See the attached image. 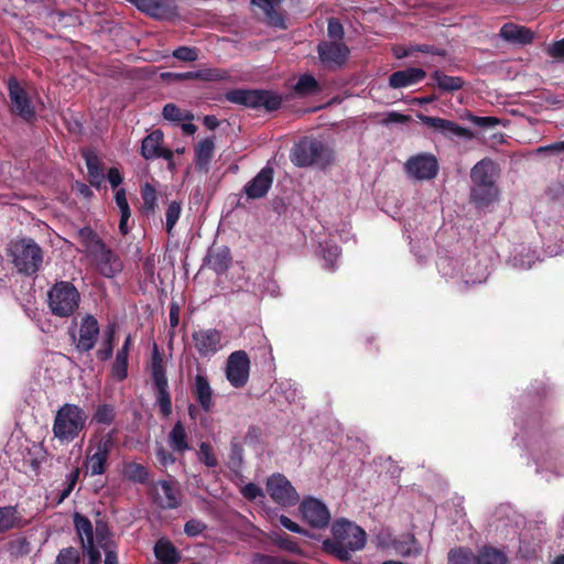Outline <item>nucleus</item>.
Wrapping results in <instances>:
<instances>
[{"label": "nucleus", "instance_id": "nucleus-8", "mask_svg": "<svg viewBox=\"0 0 564 564\" xmlns=\"http://www.w3.org/2000/svg\"><path fill=\"white\" fill-rule=\"evenodd\" d=\"M403 170L410 180L424 182L434 180L437 176L440 165L434 154L422 152L411 155L404 162Z\"/></svg>", "mask_w": 564, "mask_h": 564}, {"label": "nucleus", "instance_id": "nucleus-36", "mask_svg": "<svg viewBox=\"0 0 564 564\" xmlns=\"http://www.w3.org/2000/svg\"><path fill=\"white\" fill-rule=\"evenodd\" d=\"M122 475L124 478L143 484L148 480V468L135 462H127L122 465Z\"/></svg>", "mask_w": 564, "mask_h": 564}, {"label": "nucleus", "instance_id": "nucleus-21", "mask_svg": "<svg viewBox=\"0 0 564 564\" xmlns=\"http://www.w3.org/2000/svg\"><path fill=\"white\" fill-rule=\"evenodd\" d=\"M140 11L150 17L162 19L169 15L173 9V0H130Z\"/></svg>", "mask_w": 564, "mask_h": 564}, {"label": "nucleus", "instance_id": "nucleus-2", "mask_svg": "<svg viewBox=\"0 0 564 564\" xmlns=\"http://www.w3.org/2000/svg\"><path fill=\"white\" fill-rule=\"evenodd\" d=\"M87 419V413L79 405L65 403L55 414L53 434L58 441L69 443L85 429Z\"/></svg>", "mask_w": 564, "mask_h": 564}, {"label": "nucleus", "instance_id": "nucleus-38", "mask_svg": "<svg viewBox=\"0 0 564 564\" xmlns=\"http://www.w3.org/2000/svg\"><path fill=\"white\" fill-rule=\"evenodd\" d=\"M252 4L262 10L265 19L274 25H278L282 20L276 12L280 0H251Z\"/></svg>", "mask_w": 564, "mask_h": 564}, {"label": "nucleus", "instance_id": "nucleus-6", "mask_svg": "<svg viewBox=\"0 0 564 564\" xmlns=\"http://www.w3.org/2000/svg\"><path fill=\"white\" fill-rule=\"evenodd\" d=\"M79 293L69 282L62 281L54 284L48 292V306L56 316H70L79 304Z\"/></svg>", "mask_w": 564, "mask_h": 564}, {"label": "nucleus", "instance_id": "nucleus-57", "mask_svg": "<svg viewBox=\"0 0 564 564\" xmlns=\"http://www.w3.org/2000/svg\"><path fill=\"white\" fill-rule=\"evenodd\" d=\"M155 453L161 465L166 467L174 464V456L167 449H165L163 445H159Z\"/></svg>", "mask_w": 564, "mask_h": 564}, {"label": "nucleus", "instance_id": "nucleus-18", "mask_svg": "<svg viewBox=\"0 0 564 564\" xmlns=\"http://www.w3.org/2000/svg\"><path fill=\"white\" fill-rule=\"evenodd\" d=\"M91 258L99 272L107 278L115 276L122 270V262L119 257L108 249L105 243L101 246L100 250L91 256Z\"/></svg>", "mask_w": 564, "mask_h": 564}, {"label": "nucleus", "instance_id": "nucleus-3", "mask_svg": "<svg viewBox=\"0 0 564 564\" xmlns=\"http://www.w3.org/2000/svg\"><path fill=\"white\" fill-rule=\"evenodd\" d=\"M115 443V430L90 438L86 449L85 467L91 476L102 475L106 471L107 460Z\"/></svg>", "mask_w": 564, "mask_h": 564}, {"label": "nucleus", "instance_id": "nucleus-35", "mask_svg": "<svg viewBox=\"0 0 564 564\" xmlns=\"http://www.w3.org/2000/svg\"><path fill=\"white\" fill-rule=\"evenodd\" d=\"M21 527V518L15 507L0 508V533Z\"/></svg>", "mask_w": 564, "mask_h": 564}, {"label": "nucleus", "instance_id": "nucleus-22", "mask_svg": "<svg viewBox=\"0 0 564 564\" xmlns=\"http://www.w3.org/2000/svg\"><path fill=\"white\" fill-rule=\"evenodd\" d=\"M496 175V164L488 159L479 161L470 171V178L474 185H495Z\"/></svg>", "mask_w": 564, "mask_h": 564}, {"label": "nucleus", "instance_id": "nucleus-46", "mask_svg": "<svg viewBox=\"0 0 564 564\" xmlns=\"http://www.w3.org/2000/svg\"><path fill=\"white\" fill-rule=\"evenodd\" d=\"M79 552L70 546L59 551L55 564H79Z\"/></svg>", "mask_w": 564, "mask_h": 564}, {"label": "nucleus", "instance_id": "nucleus-29", "mask_svg": "<svg viewBox=\"0 0 564 564\" xmlns=\"http://www.w3.org/2000/svg\"><path fill=\"white\" fill-rule=\"evenodd\" d=\"M74 523L80 539L82 546H90V544L94 543V530L89 519L76 513L74 516Z\"/></svg>", "mask_w": 564, "mask_h": 564}, {"label": "nucleus", "instance_id": "nucleus-34", "mask_svg": "<svg viewBox=\"0 0 564 564\" xmlns=\"http://www.w3.org/2000/svg\"><path fill=\"white\" fill-rule=\"evenodd\" d=\"M432 78L442 91H456L464 85V80L457 76H448L440 70L433 73Z\"/></svg>", "mask_w": 564, "mask_h": 564}, {"label": "nucleus", "instance_id": "nucleus-26", "mask_svg": "<svg viewBox=\"0 0 564 564\" xmlns=\"http://www.w3.org/2000/svg\"><path fill=\"white\" fill-rule=\"evenodd\" d=\"M155 557L161 564H176L180 555L175 546L166 539H160L154 546Z\"/></svg>", "mask_w": 564, "mask_h": 564}, {"label": "nucleus", "instance_id": "nucleus-9", "mask_svg": "<svg viewBox=\"0 0 564 564\" xmlns=\"http://www.w3.org/2000/svg\"><path fill=\"white\" fill-rule=\"evenodd\" d=\"M267 490L271 499L281 507H292L300 496L291 481L282 474H273L267 479Z\"/></svg>", "mask_w": 564, "mask_h": 564}, {"label": "nucleus", "instance_id": "nucleus-33", "mask_svg": "<svg viewBox=\"0 0 564 564\" xmlns=\"http://www.w3.org/2000/svg\"><path fill=\"white\" fill-rule=\"evenodd\" d=\"M230 256L227 249L210 251L207 256V264L216 273H224L230 264Z\"/></svg>", "mask_w": 564, "mask_h": 564}, {"label": "nucleus", "instance_id": "nucleus-44", "mask_svg": "<svg viewBox=\"0 0 564 564\" xmlns=\"http://www.w3.org/2000/svg\"><path fill=\"white\" fill-rule=\"evenodd\" d=\"M181 212H182V207H181V204L177 202H172L167 206V209L165 213V217H166L165 228H166V232L169 235H172L173 228H174L175 224L177 223V220L180 219Z\"/></svg>", "mask_w": 564, "mask_h": 564}, {"label": "nucleus", "instance_id": "nucleus-25", "mask_svg": "<svg viewBox=\"0 0 564 564\" xmlns=\"http://www.w3.org/2000/svg\"><path fill=\"white\" fill-rule=\"evenodd\" d=\"M500 36L506 41L527 44L533 39V32L524 26L507 23L500 29Z\"/></svg>", "mask_w": 564, "mask_h": 564}, {"label": "nucleus", "instance_id": "nucleus-27", "mask_svg": "<svg viewBox=\"0 0 564 564\" xmlns=\"http://www.w3.org/2000/svg\"><path fill=\"white\" fill-rule=\"evenodd\" d=\"M131 344L132 338L130 335H128L122 348L117 352L116 361L112 366V373L119 380H122L127 377L128 355Z\"/></svg>", "mask_w": 564, "mask_h": 564}, {"label": "nucleus", "instance_id": "nucleus-59", "mask_svg": "<svg viewBox=\"0 0 564 564\" xmlns=\"http://www.w3.org/2000/svg\"><path fill=\"white\" fill-rule=\"evenodd\" d=\"M339 254L340 250L336 245L327 246L323 252V257L330 268L333 267L334 262L338 259Z\"/></svg>", "mask_w": 564, "mask_h": 564}, {"label": "nucleus", "instance_id": "nucleus-62", "mask_svg": "<svg viewBox=\"0 0 564 564\" xmlns=\"http://www.w3.org/2000/svg\"><path fill=\"white\" fill-rule=\"evenodd\" d=\"M547 53L553 57L564 58V39L550 45Z\"/></svg>", "mask_w": 564, "mask_h": 564}, {"label": "nucleus", "instance_id": "nucleus-14", "mask_svg": "<svg viewBox=\"0 0 564 564\" xmlns=\"http://www.w3.org/2000/svg\"><path fill=\"white\" fill-rule=\"evenodd\" d=\"M8 87L12 111L24 120L33 119L35 117V109L25 89L13 78L9 80Z\"/></svg>", "mask_w": 564, "mask_h": 564}, {"label": "nucleus", "instance_id": "nucleus-58", "mask_svg": "<svg viewBox=\"0 0 564 564\" xmlns=\"http://www.w3.org/2000/svg\"><path fill=\"white\" fill-rule=\"evenodd\" d=\"M113 336H115V332L111 329L109 330L108 335H107V345L104 349H99L97 351V356L101 359V360H107L109 359L111 356H112V340H113Z\"/></svg>", "mask_w": 564, "mask_h": 564}, {"label": "nucleus", "instance_id": "nucleus-30", "mask_svg": "<svg viewBox=\"0 0 564 564\" xmlns=\"http://www.w3.org/2000/svg\"><path fill=\"white\" fill-rule=\"evenodd\" d=\"M497 195H498V189H497L496 185H487V186L474 185V187L471 189V199L478 206L489 205L497 198Z\"/></svg>", "mask_w": 564, "mask_h": 564}, {"label": "nucleus", "instance_id": "nucleus-17", "mask_svg": "<svg viewBox=\"0 0 564 564\" xmlns=\"http://www.w3.org/2000/svg\"><path fill=\"white\" fill-rule=\"evenodd\" d=\"M273 183V169L263 167L245 187V194L250 199H259L264 197Z\"/></svg>", "mask_w": 564, "mask_h": 564}, {"label": "nucleus", "instance_id": "nucleus-23", "mask_svg": "<svg viewBox=\"0 0 564 564\" xmlns=\"http://www.w3.org/2000/svg\"><path fill=\"white\" fill-rule=\"evenodd\" d=\"M425 75L422 68L416 67L398 70L390 75L389 85L395 89L408 87L423 80Z\"/></svg>", "mask_w": 564, "mask_h": 564}, {"label": "nucleus", "instance_id": "nucleus-53", "mask_svg": "<svg viewBox=\"0 0 564 564\" xmlns=\"http://www.w3.org/2000/svg\"><path fill=\"white\" fill-rule=\"evenodd\" d=\"M243 460V448L238 442H231L230 446V465L234 468H239Z\"/></svg>", "mask_w": 564, "mask_h": 564}, {"label": "nucleus", "instance_id": "nucleus-48", "mask_svg": "<svg viewBox=\"0 0 564 564\" xmlns=\"http://www.w3.org/2000/svg\"><path fill=\"white\" fill-rule=\"evenodd\" d=\"M173 56L180 61L194 62L198 58L197 50L189 46H180L173 52Z\"/></svg>", "mask_w": 564, "mask_h": 564}, {"label": "nucleus", "instance_id": "nucleus-39", "mask_svg": "<svg viewBox=\"0 0 564 564\" xmlns=\"http://www.w3.org/2000/svg\"><path fill=\"white\" fill-rule=\"evenodd\" d=\"M478 554H474L470 549H452L448 553V564H477Z\"/></svg>", "mask_w": 564, "mask_h": 564}, {"label": "nucleus", "instance_id": "nucleus-43", "mask_svg": "<svg viewBox=\"0 0 564 564\" xmlns=\"http://www.w3.org/2000/svg\"><path fill=\"white\" fill-rule=\"evenodd\" d=\"M116 419V410L111 404H100L97 406L93 420L100 424H111Z\"/></svg>", "mask_w": 564, "mask_h": 564}, {"label": "nucleus", "instance_id": "nucleus-47", "mask_svg": "<svg viewBox=\"0 0 564 564\" xmlns=\"http://www.w3.org/2000/svg\"><path fill=\"white\" fill-rule=\"evenodd\" d=\"M196 79L204 82H217L226 77V73L216 68H203L195 70Z\"/></svg>", "mask_w": 564, "mask_h": 564}, {"label": "nucleus", "instance_id": "nucleus-19", "mask_svg": "<svg viewBox=\"0 0 564 564\" xmlns=\"http://www.w3.org/2000/svg\"><path fill=\"white\" fill-rule=\"evenodd\" d=\"M153 496L158 505L173 509L180 505V490L173 481L160 480L153 486Z\"/></svg>", "mask_w": 564, "mask_h": 564}, {"label": "nucleus", "instance_id": "nucleus-5", "mask_svg": "<svg viewBox=\"0 0 564 564\" xmlns=\"http://www.w3.org/2000/svg\"><path fill=\"white\" fill-rule=\"evenodd\" d=\"M11 254L14 265L25 274L39 271L43 262L42 249L33 239L23 238L13 242Z\"/></svg>", "mask_w": 564, "mask_h": 564}, {"label": "nucleus", "instance_id": "nucleus-13", "mask_svg": "<svg viewBox=\"0 0 564 564\" xmlns=\"http://www.w3.org/2000/svg\"><path fill=\"white\" fill-rule=\"evenodd\" d=\"M301 512L303 518L316 529H322L328 525L330 513L325 503L321 500L307 497L301 503Z\"/></svg>", "mask_w": 564, "mask_h": 564}, {"label": "nucleus", "instance_id": "nucleus-16", "mask_svg": "<svg viewBox=\"0 0 564 564\" xmlns=\"http://www.w3.org/2000/svg\"><path fill=\"white\" fill-rule=\"evenodd\" d=\"M163 138L164 135L161 130H154L148 134L141 144V155L145 160L162 158L166 161H172L173 152L162 147Z\"/></svg>", "mask_w": 564, "mask_h": 564}, {"label": "nucleus", "instance_id": "nucleus-64", "mask_svg": "<svg viewBox=\"0 0 564 564\" xmlns=\"http://www.w3.org/2000/svg\"><path fill=\"white\" fill-rule=\"evenodd\" d=\"M83 549L87 552V555L89 557L88 564H99L100 552L95 547L94 543H91L90 546H83Z\"/></svg>", "mask_w": 564, "mask_h": 564}, {"label": "nucleus", "instance_id": "nucleus-32", "mask_svg": "<svg viewBox=\"0 0 564 564\" xmlns=\"http://www.w3.org/2000/svg\"><path fill=\"white\" fill-rule=\"evenodd\" d=\"M477 564H509V558L506 553L496 547L484 546L478 552Z\"/></svg>", "mask_w": 564, "mask_h": 564}, {"label": "nucleus", "instance_id": "nucleus-15", "mask_svg": "<svg viewBox=\"0 0 564 564\" xmlns=\"http://www.w3.org/2000/svg\"><path fill=\"white\" fill-rule=\"evenodd\" d=\"M417 118L424 124L440 131L446 138L457 137L465 140H471L475 137L471 130L460 127L456 122L447 119H443L440 117H429L422 113H419Z\"/></svg>", "mask_w": 564, "mask_h": 564}, {"label": "nucleus", "instance_id": "nucleus-10", "mask_svg": "<svg viewBox=\"0 0 564 564\" xmlns=\"http://www.w3.org/2000/svg\"><path fill=\"white\" fill-rule=\"evenodd\" d=\"M192 341L202 358L212 357L224 347L223 334L216 328H199L194 330Z\"/></svg>", "mask_w": 564, "mask_h": 564}, {"label": "nucleus", "instance_id": "nucleus-37", "mask_svg": "<svg viewBox=\"0 0 564 564\" xmlns=\"http://www.w3.org/2000/svg\"><path fill=\"white\" fill-rule=\"evenodd\" d=\"M78 237L89 257L100 250L101 246L104 245L100 238L90 228L87 227L82 228L78 231Z\"/></svg>", "mask_w": 564, "mask_h": 564}, {"label": "nucleus", "instance_id": "nucleus-28", "mask_svg": "<svg viewBox=\"0 0 564 564\" xmlns=\"http://www.w3.org/2000/svg\"><path fill=\"white\" fill-rule=\"evenodd\" d=\"M169 443L173 451L177 453H185L189 446L187 443V434L184 425L181 422L174 424L169 434Z\"/></svg>", "mask_w": 564, "mask_h": 564}, {"label": "nucleus", "instance_id": "nucleus-42", "mask_svg": "<svg viewBox=\"0 0 564 564\" xmlns=\"http://www.w3.org/2000/svg\"><path fill=\"white\" fill-rule=\"evenodd\" d=\"M296 94L306 96L319 90L317 80L311 75H303L294 86Z\"/></svg>", "mask_w": 564, "mask_h": 564}, {"label": "nucleus", "instance_id": "nucleus-20", "mask_svg": "<svg viewBox=\"0 0 564 564\" xmlns=\"http://www.w3.org/2000/svg\"><path fill=\"white\" fill-rule=\"evenodd\" d=\"M99 335V325L93 315H86L80 323L76 348L80 351H89L94 348Z\"/></svg>", "mask_w": 564, "mask_h": 564}, {"label": "nucleus", "instance_id": "nucleus-45", "mask_svg": "<svg viewBox=\"0 0 564 564\" xmlns=\"http://www.w3.org/2000/svg\"><path fill=\"white\" fill-rule=\"evenodd\" d=\"M415 539L414 536H409L406 541H395L393 543V547L395 552L402 556H411V555H419L421 553L420 547L412 549L409 544H414Z\"/></svg>", "mask_w": 564, "mask_h": 564}, {"label": "nucleus", "instance_id": "nucleus-61", "mask_svg": "<svg viewBox=\"0 0 564 564\" xmlns=\"http://www.w3.org/2000/svg\"><path fill=\"white\" fill-rule=\"evenodd\" d=\"M115 200L120 212H124V214H127V212L130 210L126 191L123 188H120L116 192Z\"/></svg>", "mask_w": 564, "mask_h": 564}, {"label": "nucleus", "instance_id": "nucleus-24", "mask_svg": "<svg viewBox=\"0 0 564 564\" xmlns=\"http://www.w3.org/2000/svg\"><path fill=\"white\" fill-rule=\"evenodd\" d=\"M194 394L204 411L208 412L213 402V391L207 378L200 373L195 376Z\"/></svg>", "mask_w": 564, "mask_h": 564}, {"label": "nucleus", "instance_id": "nucleus-11", "mask_svg": "<svg viewBox=\"0 0 564 564\" xmlns=\"http://www.w3.org/2000/svg\"><path fill=\"white\" fill-rule=\"evenodd\" d=\"M249 370L250 360L243 350H237L228 357L226 377L235 388H241L248 382Z\"/></svg>", "mask_w": 564, "mask_h": 564}, {"label": "nucleus", "instance_id": "nucleus-49", "mask_svg": "<svg viewBox=\"0 0 564 564\" xmlns=\"http://www.w3.org/2000/svg\"><path fill=\"white\" fill-rule=\"evenodd\" d=\"M142 199L144 203L145 208L153 210L156 205V191L153 186L150 184H145L142 187Z\"/></svg>", "mask_w": 564, "mask_h": 564}, {"label": "nucleus", "instance_id": "nucleus-55", "mask_svg": "<svg viewBox=\"0 0 564 564\" xmlns=\"http://www.w3.org/2000/svg\"><path fill=\"white\" fill-rule=\"evenodd\" d=\"M467 118L471 123L481 128L496 127L500 122L499 119L496 117H478L474 115H468Z\"/></svg>", "mask_w": 564, "mask_h": 564}, {"label": "nucleus", "instance_id": "nucleus-50", "mask_svg": "<svg viewBox=\"0 0 564 564\" xmlns=\"http://www.w3.org/2000/svg\"><path fill=\"white\" fill-rule=\"evenodd\" d=\"M163 117L170 121H181L183 119L189 118L188 116H184L178 107L174 104H167L164 106L162 111Z\"/></svg>", "mask_w": 564, "mask_h": 564}, {"label": "nucleus", "instance_id": "nucleus-60", "mask_svg": "<svg viewBox=\"0 0 564 564\" xmlns=\"http://www.w3.org/2000/svg\"><path fill=\"white\" fill-rule=\"evenodd\" d=\"M242 495L247 499L254 500L258 497H263V491L257 485L250 482L242 488Z\"/></svg>", "mask_w": 564, "mask_h": 564}, {"label": "nucleus", "instance_id": "nucleus-63", "mask_svg": "<svg viewBox=\"0 0 564 564\" xmlns=\"http://www.w3.org/2000/svg\"><path fill=\"white\" fill-rule=\"evenodd\" d=\"M280 523L283 528L288 529L291 532H295V533L303 532V530L301 529V527L297 523H295L294 521H292L290 518H288L285 516L280 517Z\"/></svg>", "mask_w": 564, "mask_h": 564}, {"label": "nucleus", "instance_id": "nucleus-40", "mask_svg": "<svg viewBox=\"0 0 564 564\" xmlns=\"http://www.w3.org/2000/svg\"><path fill=\"white\" fill-rule=\"evenodd\" d=\"M84 158H85L88 174L90 177V183L93 185H99L104 178V173L100 167L98 156L93 152H86L84 154Z\"/></svg>", "mask_w": 564, "mask_h": 564}, {"label": "nucleus", "instance_id": "nucleus-54", "mask_svg": "<svg viewBox=\"0 0 564 564\" xmlns=\"http://www.w3.org/2000/svg\"><path fill=\"white\" fill-rule=\"evenodd\" d=\"M410 120H411V117L408 115H403V113H400L397 111H389V112L384 113L381 122L386 126H389L392 123L404 124V123L410 122Z\"/></svg>", "mask_w": 564, "mask_h": 564}, {"label": "nucleus", "instance_id": "nucleus-12", "mask_svg": "<svg viewBox=\"0 0 564 564\" xmlns=\"http://www.w3.org/2000/svg\"><path fill=\"white\" fill-rule=\"evenodd\" d=\"M318 57L327 68L341 67L349 55V48L341 42H322L317 46Z\"/></svg>", "mask_w": 564, "mask_h": 564}, {"label": "nucleus", "instance_id": "nucleus-41", "mask_svg": "<svg viewBox=\"0 0 564 564\" xmlns=\"http://www.w3.org/2000/svg\"><path fill=\"white\" fill-rule=\"evenodd\" d=\"M197 459L203 463L208 468H215L218 466V458L216 456L214 447L207 443L203 442L199 445V449L197 451Z\"/></svg>", "mask_w": 564, "mask_h": 564}, {"label": "nucleus", "instance_id": "nucleus-7", "mask_svg": "<svg viewBox=\"0 0 564 564\" xmlns=\"http://www.w3.org/2000/svg\"><path fill=\"white\" fill-rule=\"evenodd\" d=\"M226 98L232 104L249 108L263 107L268 111L276 110L282 104L279 95L261 89H235L227 93Z\"/></svg>", "mask_w": 564, "mask_h": 564}, {"label": "nucleus", "instance_id": "nucleus-31", "mask_svg": "<svg viewBox=\"0 0 564 564\" xmlns=\"http://www.w3.org/2000/svg\"><path fill=\"white\" fill-rule=\"evenodd\" d=\"M215 144L213 139L200 140L195 148L196 163L199 169H206L213 158Z\"/></svg>", "mask_w": 564, "mask_h": 564}, {"label": "nucleus", "instance_id": "nucleus-56", "mask_svg": "<svg viewBox=\"0 0 564 564\" xmlns=\"http://www.w3.org/2000/svg\"><path fill=\"white\" fill-rule=\"evenodd\" d=\"M206 525L200 520L192 519L184 525V532L189 536H196L205 530Z\"/></svg>", "mask_w": 564, "mask_h": 564}, {"label": "nucleus", "instance_id": "nucleus-51", "mask_svg": "<svg viewBox=\"0 0 564 564\" xmlns=\"http://www.w3.org/2000/svg\"><path fill=\"white\" fill-rule=\"evenodd\" d=\"M156 402L160 406V411L164 416H167L172 412V403L167 390L156 392Z\"/></svg>", "mask_w": 564, "mask_h": 564}, {"label": "nucleus", "instance_id": "nucleus-52", "mask_svg": "<svg viewBox=\"0 0 564 564\" xmlns=\"http://www.w3.org/2000/svg\"><path fill=\"white\" fill-rule=\"evenodd\" d=\"M327 34L333 42H339L344 36V28L337 19H329L327 25Z\"/></svg>", "mask_w": 564, "mask_h": 564}, {"label": "nucleus", "instance_id": "nucleus-1", "mask_svg": "<svg viewBox=\"0 0 564 564\" xmlns=\"http://www.w3.org/2000/svg\"><path fill=\"white\" fill-rule=\"evenodd\" d=\"M332 533L334 538L333 552L340 560H349L352 552L359 551L366 545V532L348 520L335 521Z\"/></svg>", "mask_w": 564, "mask_h": 564}, {"label": "nucleus", "instance_id": "nucleus-4", "mask_svg": "<svg viewBox=\"0 0 564 564\" xmlns=\"http://www.w3.org/2000/svg\"><path fill=\"white\" fill-rule=\"evenodd\" d=\"M333 160L332 151L318 140L305 139L296 144L291 153V161L300 167L317 165L324 167Z\"/></svg>", "mask_w": 564, "mask_h": 564}]
</instances>
